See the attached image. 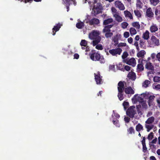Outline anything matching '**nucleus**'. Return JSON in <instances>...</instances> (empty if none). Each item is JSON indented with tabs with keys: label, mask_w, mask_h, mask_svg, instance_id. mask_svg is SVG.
<instances>
[{
	"label": "nucleus",
	"mask_w": 160,
	"mask_h": 160,
	"mask_svg": "<svg viewBox=\"0 0 160 160\" xmlns=\"http://www.w3.org/2000/svg\"><path fill=\"white\" fill-rule=\"evenodd\" d=\"M100 33L97 31L93 30L89 34L88 37L91 40H93L92 44L94 46L100 42L101 38L99 36Z\"/></svg>",
	"instance_id": "f257e3e1"
},
{
	"label": "nucleus",
	"mask_w": 160,
	"mask_h": 160,
	"mask_svg": "<svg viewBox=\"0 0 160 160\" xmlns=\"http://www.w3.org/2000/svg\"><path fill=\"white\" fill-rule=\"evenodd\" d=\"M128 53L126 52H124L123 53L122 57L123 59H125L128 56Z\"/></svg>",
	"instance_id": "49530a36"
},
{
	"label": "nucleus",
	"mask_w": 160,
	"mask_h": 160,
	"mask_svg": "<svg viewBox=\"0 0 160 160\" xmlns=\"http://www.w3.org/2000/svg\"><path fill=\"white\" fill-rule=\"evenodd\" d=\"M72 3H70L69 4H65L66 5V8L67 9V11L68 12L69 10V6L71 4H72Z\"/></svg>",
	"instance_id": "680f3d73"
},
{
	"label": "nucleus",
	"mask_w": 160,
	"mask_h": 160,
	"mask_svg": "<svg viewBox=\"0 0 160 160\" xmlns=\"http://www.w3.org/2000/svg\"><path fill=\"white\" fill-rule=\"evenodd\" d=\"M62 24L58 23L57 24H56V25L54 26V27L52 28V35H54L56 34V32L58 31L61 28V27L62 26Z\"/></svg>",
	"instance_id": "1a4fd4ad"
},
{
	"label": "nucleus",
	"mask_w": 160,
	"mask_h": 160,
	"mask_svg": "<svg viewBox=\"0 0 160 160\" xmlns=\"http://www.w3.org/2000/svg\"><path fill=\"white\" fill-rule=\"evenodd\" d=\"M156 18L157 20H160V10L156 9L155 12Z\"/></svg>",
	"instance_id": "393cba45"
},
{
	"label": "nucleus",
	"mask_w": 160,
	"mask_h": 160,
	"mask_svg": "<svg viewBox=\"0 0 160 160\" xmlns=\"http://www.w3.org/2000/svg\"><path fill=\"white\" fill-rule=\"evenodd\" d=\"M99 61H100L101 63H104L105 62V60L103 58H100Z\"/></svg>",
	"instance_id": "69168bd1"
},
{
	"label": "nucleus",
	"mask_w": 160,
	"mask_h": 160,
	"mask_svg": "<svg viewBox=\"0 0 160 160\" xmlns=\"http://www.w3.org/2000/svg\"><path fill=\"white\" fill-rule=\"evenodd\" d=\"M144 42L142 40H140V45L142 47L144 44Z\"/></svg>",
	"instance_id": "0e129e2a"
},
{
	"label": "nucleus",
	"mask_w": 160,
	"mask_h": 160,
	"mask_svg": "<svg viewBox=\"0 0 160 160\" xmlns=\"http://www.w3.org/2000/svg\"><path fill=\"white\" fill-rule=\"evenodd\" d=\"M124 87L123 82L121 81L119 82L118 84V97L120 101H122L124 99L123 91Z\"/></svg>",
	"instance_id": "f03ea898"
},
{
	"label": "nucleus",
	"mask_w": 160,
	"mask_h": 160,
	"mask_svg": "<svg viewBox=\"0 0 160 160\" xmlns=\"http://www.w3.org/2000/svg\"><path fill=\"white\" fill-rule=\"evenodd\" d=\"M153 133L152 132H150L148 135V138L149 140H152L153 138Z\"/></svg>",
	"instance_id": "09e8293b"
},
{
	"label": "nucleus",
	"mask_w": 160,
	"mask_h": 160,
	"mask_svg": "<svg viewBox=\"0 0 160 160\" xmlns=\"http://www.w3.org/2000/svg\"><path fill=\"white\" fill-rule=\"evenodd\" d=\"M138 99L142 106V108L145 109L147 108V105L146 104V102L144 101L143 99L139 97L138 98Z\"/></svg>",
	"instance_id": "ddd939ff"
},
{
	"label": "nucleus",
	"mask_w": 160,
	"mask_h": 160,
	"mask_svg": "<svg viewBox=\"0 0 160 160\" xmlns=\"http://www.w3.org/2000/svg\"><path fill=\"white\" fill-rule=\"evenodd\" d=\"M156 57L158 60L160 62V52L158 53L156 55Z\"/></svg>",
	"instance_id": "13d9d810"
},
{
	"label": "nucleus",
	"mask_w": 160,
	"mask_h": 160,
	"mask_svg": "<svg viewBox=\"0 0 160 160\" xmlns=\"http://www.w3.org/2000/svg\"><path fill=\"white\" fill-rule=\"evenodd\" d=\"M128 132L130 134H134L135 130L132 127H130L128 129Z\"/></svg>",
	"instance_id": "4c0bfd02"
},
{
	"label": "nucleus",
	"mask_w": 160,
	"mask_h": 160,
	"mask_svg": "<svg viewBox=\"0 0 160 160\" xmlns=\"http://www.w3.org/2000/svg\"><path fill=\"white\" fill-rule=\"evenodd\" d=\"M155 98L154 95H150L149 97L148 101L149 106H150L152 104Z\"/></svg>",
	"instance_id": "4be33fe9"
},
{
	"label": "nucleus",
	"mask_w": 160,
	"mask_h": 160,
	"mask_svg": "<svg viewBox=\"0 0 160 160\" xmlns=\"http://www.w3.org/2000/svg\"><path fill=\"white\" fill-rule=\"evenodd\" d=\"M133 27H135L137 29H139L140 27V25L138 22H134L132 23Z\"/></svg>",
	"instance_id": "7c9ffc66"
},
{
	"label": "nucleus",
	"mask_w": 160,
	"mask_h": 160,
	"mask_svg": "<svg viewBox=\"0 0 160 160\" xmlns=\"http://www.w3.org/2000/svg\"><path fill=\"white\" fill-rule=\"evenodd\" d=\"M80 45L82 46L86 47L87 45V42L85 40H82L80 42Z\"/></svg>",
	"instance_id": "ea45409f"
},
{
	"label": "nucleus",
	"mask_w": 160,
	"mask_h": 160,
	"mask_svg": "<svg viewBox=\"0 0 160 160\" xmlns=\"http://www.w3.org/2000/svg\"><path fill=\"white\" fill-rule=\"evenodd\" d=\"M145 127L147 129V132H149L153 128L154 125H148L145 124Z\"/></svg>",
	"instance_id": "e433bc0d"
},
{
	"label": "nucleus",
	"mask_w": 160,
	"mask_h": 160,
	"mask_svg": "<svg viewBox=\"0 0 160 160\" xmlns=\"http://www.w3.org/2000/svg\"><path fill=\"white\" fill-rule=\"evenodd\" d=\"M124 37L126 38H128L129 36V33L128 32H124L123 34Z\"/></svg>",
	"instance_id": "5fc2aeb1"
},
{
	"label": "nucleus",
	"mask_w": 160,
	"mask_h": 160,
	"mask_svg": "<svg viewBox=\"0 0 160 160\" xmlns=\"http://www.w3.org/2000/svg\"><path fill=\"white\" fill-rule=\"evenodd\" d=\"M112 41L115 43V44H117L118 43V39L116 37H114L112 38Z\"/></svg>",
	"instance_id": "603ef678"
},
{
	"label": "nucleus",
	"mask_w": 160,
	"mask_h": 160,
	"mask_svg": "<svg viewBox=\"0 0 160 160\" xmlns=\"http://www.w3.org/2000/svg\"><path fill=\"white\" fill-rule=\"evenodd\" d=\"M142 144H145V137H143L142 138Z\"/></svg>",
	"instance_id": "338daca9"
},
{
	"label": "nucleus",
	"mask_w": 160,
	"mask_h": 160,
	"mask_svg": "<svg viewBox=\"0 0 160 160\" xmlns=\"http://www.w3.org/2000/svg\"><path fill=\"white\" fill-rule=\"evenodd\" d=\"M94 75L95 77V81L96 82V83L97 84H100L102 82V77H101L100 72H97V74H96V73H94Z\"/></svg>",
	"instance_id": "423d86ee"
},
{
	"label": "nucleus",
	"mask_w": 160,
	"mask_h": 160,
	"mask_svg": "<svg viewBox=\"0 0 160 160\" xmlns=\"http://www.w3.org/2000/svg\"><path fill=\"white\" fill-rule=\"evenodd\" d=\"M128 77L133 80H135L136 78V74L134 72H130L128 73Z\"/></svg>",
	"instance_id": "dca6fc26"
},
{
	"label": "nucleus",
	"mask_w": 160,
	"mask_h": 160,
	"mask_svg": "<svg viewBox=\"0 0 160 160\" xmlns=\"http://www.w3.org/2000/svg\"><path fill=\"white\" fill-rule=\"evenodd\" d=\"M154 13L152 11V10L151 8H149L147 9L146 12V16L147 17L152 18L153 17Z\"/></svg>",
	"instance_id": "9d476101"
},
{
	"label": "nucleus",
	"mask_w": 160,
	"mask_h": 160,
	"mask_svg": "<svg viewBox=\"0 0 160 160\" xmlns=\"http://www.w3.org/2000/svg\"><path fill=\"white\" fill-rule=\"evenodd\" d=\"M129 31L131 35L132 36L133 35L137 33V31L136 30L133 28H130Z\"/></svg>",
	"instance_id": "72a5a7b5"
},
{
	"label": "nucleus",
	"mask_w": 160,
	"mask_h": 160,
	"mask_svg": "<svg viewBox=\"0 0 160 160\" xmlns=\"http://www.w3.org/2000/svg\"><path fill=\"white\" fill-rule=\"evenodd\" d=\"M90 58L92 61H99L100 58V54L97 52H93L89 54Z\"/></svg>",
	"instance_id": "39448f33"
},
{
	"label": "nucleus",
	"mask_w": 160,
	"mask_h": 160,
	"mask_svg": "<svg viewBox=\"0 0 160 160\" xmlns=\"http://www.w3.org/2000/svg\"><path fill=\"white\" fill-rule=\"evenodd\" d=\"M121 25L122 28L125 29L128 25V24L126 22H123L121 23Z\"/></svg>",
	"instance_id": "a19ab883"
},
{
	"label": "nucleus",
	"mask_w": 160,
	"mask_h": 160,
	"mask_svg": "<svg viewBox=\"0 0 160 160\" xmlns=\"http://www.w3.org/2000/svg\"><path fill=\"white\" fill-rule=\"evenodd\" d=\"M124 90L126 94H133L134 92L130 87L124 88Z\"/></svg>",
	"instance_id": "f8f14e48"
},
{
	"label": "nucleus",
	"mask_w": 160,
	"mask_h": 160,
	"mask_svg": "<svg viewBox=\"0 0 160 160\" xmlns=\"http://www.w3.org/2000/svg\"><path fill=\"white\" fill-rule=\"evenodd\" d=\"M149 32L146 30L145 32L142 34V38L145 40H148L149 38Z\"/></svg>",
	"instance_id": "412c9836"
},
{
	"label": "nucleus",
	"mask_w": 160,
	"mask_h": 160,
	"mask_svg": "<svg viewBox=\"0 0 160 160\" xmlns=\"http://www.w3.org/2000/svg\"><path fill=\"white\" fill-rule=\"evenodd\" d=\"M95 6H93V11L94 12L95 15L99 14L100 12V10H101L102 8V7L100 3H97L96 7H95Z\"/></svg>",
	"instance_id": "0eeeda50"
},
{
	"label": "nucleus",
	"mask_w": 160,
	"mask_h": 160,
	"mask_svg": "<svg viewBox=\"0 0 160 160\" xmlns=\"http://www.w3.org/2000/svg\"><path fill=\"white\" fill-rule=\"evenodd\" d=\"M65 4H69L70 3H73L75 5L76 4V2L75 0H63Z\"/></svg>",
	"instance_id": "c85d7f7f"
},
{
	"label": "nucleus",
	"mask_w": 160,
	"mask_h": 160,
	"mask_svg": "<svg viewBox=\"0 0 160 160\" xmlns=\"http://www.w3.org/2000/svg\"><path fill=\"white\" fill-rule=\"evenodd\" d=\"M135 108L134 106H132L130 107L126 111L127 115L131 118H133L136 113Z\"/></svg>",
	"instance_id": "7ed1b4c3"
},
{
	"label": "nucleus",
	"mask_w": 160,
	"mask_h": 160,
	"mask_svg": "<svg viewBox=\"0 0 160 160\" xmlns=\"http://www.w3.org/2000/svg\"><path fill=\"white\" fill-rule=\"evenodd\" d=\"M150 4L153 6L157 5L159 2V0H150Z\"/></svg>",
	"instance_id": "2f4dec72"
},
{
	"label": "nucleus",
	"mask_w": 160,
	"mask_h": 160,
	"mask_svg": "<svg viewBox=\"0 0 160 160\" xmlns=\"http://www.w3.org/2000/svg\"><path fill=\"white\" fill-rule=\"evenodd\" d=\"M115 5L116 8H118L120 10H123L125 8L123 4L121 2L116 1L115 2Z\"/></svg>",
	"instance_id": "6e6552de"
},
{
	"label": "nucleus",
	"mask_w": 160,
	"mask_h": 160,
	"mask_svg": "<svg viewBox=\"0 0 160 160\" xmlns=\"http://www.w3.org/2000/svg\"><path fill=\"white\" fill-rule=\"evenodd\" d=\"M151 40L154 46L159 45V40L155 36H152L151 38Z\"/></svg>",
	"instance_id": "9b49d317"
},
{
	"label": "nucleus",
	"mask_w": 160,
	"mask_h": 160,
	"mask_svg": "<svg viewBox=\"0 0 160 160\" xmlns=\"http://www.w3.org/2000/svg\"><path fill=\"white\" fill-rule=\"evenodd\" d=\"M146 62L145 65V68L148 70H154V67L152 65V63L150 62Z\"/></svg>",
	"instance_id": "a211bd4d"
},
{
	"label": "nucleus",
	"mask_w": 160,
	"mask_h": 160,
	"mask_svg": "<svg viewBox=\"0 0 160 160\" xmlns=\"http://www.w3.org/2000/svg\"><path fill=\"white\" fill-rule=\"evenodd\" d=\"M153 80L154 82H159L160 81V77L155 76L153 77Z\"/></svg>",
	"instance_id": "c03bdc74"
},
{
	"label": "nucleus",
	"mask_w": 160,
	"mask_h": 160,
	"mask_svg": "<svg viewBox=\"0 0 160 160\" xmlns=\"http://www.w3.org/2000/svg\"><path fill=\"white\" fill-rule=\"evenodd\" d=\"M116 119V120H113V124L115 125L117 127H119L120 125L119 123V121L117 119Z\"/></svg>",
	"instance_id": "de8ad7c7"
},
{
	"label": "nucleus",
	"mask_w": 160,
	"mask_h": 160,
	"mask_svg": "<svg viewBox=\"0 0 160 160\" xmlns=\"http://www.w3.org/2000/svg\"><path fill=\"white\" fill-rule=\"evenodd\" d=\"M144 69V67L142 63L138 64L137 65V70L138 71H141Z\"/></svg>",
	"instance_id": "473e14b6"
},
{
	"label": "nucleus",
	"mask_w": 160,
	"mask_h": 160,
	"mask_svg": "<svg viewBox=\"0 0 160 160\" xmlns=\"http://www.w3.org/2000/svg\"><path fill=\"white\" fill-rule=\"evenodd\" d=\"M99 20L98 19L94 18L91 19L89 22L90 25H92L94 24L97 25L99 23Z\"/></svg>",
	"instance_id": "4468645a"
},
{
	"label": "nucleus",
	"mask_w": 160,
	"mask_h": 160,
	"mask_svg": "<svg viewBox=\"0 0 160 160\" xmlns=\"http://www.w3.org/2000/svg\"><path fill=\"white\" fill-rule=\"evenodd\" d=\"M130 68L131 67L128 65H126L124 67V69H125L126 71H129L130 70Z\"/></svg>",
	"instance_id": "6e6d98bb"
},
{
	"label": "nucleus",
	"mask_w": 160,
	"mask_h": 160,
	"mask_svg": "<svg viewBox=\"0 0 160 160\" xmlns=\"http://www.w3.org/2000/svg\"><path fill=\"white\" fill-rule=\"evenodd\" d=\"M142 151L143 152L145 153L147 151V148L146 146V144H142Z\"/></svg>",
	"instance_id": "8fccbe9b"
},
{
	"label": "nucleus",
	"mask_w": 160,
	"mask_h": 160,
	"mask_svg": "<svg viewBox=\"0 0 160 160\" xmlns=\"http://www.w3.org/2000/svg\"><path fill=\"white\" fill-rule=\"evenodd\" d=\"M134 12L135 15L137 17V18H139L141 17V14L139 10H134Z\"/></svg>",
	"instance_id": "58836bf2"
},
{
	"label": "nucleus",
	"mask_w": 160,
	"mask_h": 160,
	"mask_svg": "<svg viewBox=\"0 0 160 160\" xmlns=\"http://www.w3.org/2000/svg\"><path fill=\"white\" fill-rule=\"evenodd\" d=\"M149 160H157L155 157L154 156H151L150 157Z\"/></svg>",
	"instance_id": "774afa93"
},
{
	"label": "nucleus",
	"mask_w": 160,
	"mask_h": 160,
	"mask_svg": "<svg viewBox=\"0 0 160 160\" xmlns=\"http://www.w3.org/2000/svg\"><path fill=\"white\" fill-rule=\"evenodd\" d=\"M124 14L126 17L129 18L130 19H133V17L132 14L128 11L126 10L124 11Z\"/></svg>",
	"instance_id": "aec40b11"
},
{
	"label": "nucleus",
	"mask_w": 160,
	"mask_h": 160,
	"mask_svg": "<svg viewBox=\"0 0 160 160\" xmlns=\"http://www.w3.org/2000/svg\"><path fill=\"white\" fill-rule=\"evenodd\" d=\"M84 24L83 22H80L77 23L76 27L78 29H82L84 27Z\"/></svg>",
	"instance_id": "bb28decb"
},
{
	"label": "nucleus",
	"mask_w": 160,
	"mask_h": 160,
	"mask_svg": "<svg viewBox=\"0 0 160 160\" xmlns=\"http://www.w3.org/2000/svg\"><path fill=\"white\" fill-rule=\"evenodd\" d=\"M142 2L140 0L138 1L136 4L137 7L139 8H142Z\"/></svg>",
	"instance_id": "a18cd8bd"
},
{
	"label": "nucleus",
	"mask_w": 160,
	"mask_h": 160,
	"mask_svg": "<svg viewBox=\"0 0 160 160\" xmlns=\"http://www.w3.org/2000/svg\"><path fill=\"white\" fill-rule=\"evenodd\" d=\"M123 105L125 109H126L129 106V103L128 102H124L123 103Z\"/></svg>",
	"instance_id": "3c124183"
},
{
	"label": "nucleus",
	"mask_w": 160,
	"mask_h": 160,
	"mask_svg": "<svg viewBox=\"0 0 160 160\" xmlns=\"http://www.w3.org/2000/svg\"><path fill=\"white\" fill-rule=\"evenodd\" d=\"M143 61L147 62V61L144 60L142 59H141V58L139 59L138 60V63H139H139H142V64Z\"/></svg>",
	"instance_id": "052dcab7"
},
{
	"label": "nucleus",
	"mask_w": 160,
	"mask_h": 160,
	"mask_svg": "<svg viewBox=\"0 0 160 160\" xmlns=\"http://www.w3.org/2000/svg\"><path fill=\"white\" fill-rule=\"evenodd\" d=\"M122 50L119 48L112 49L109 51V52L113 56H116L117 54L120 55L122 52Z\"/></svg>",
	"instance_id": "20e7f679"
},
{
	"label": "nucleus",
	"mask_w": 160,
	"mask_h": 160,
	"mask_svg": "<svg viewBox=\"0 0 160 160\" xmlns=\"http://www.w3.org/2000/svg\"><path fill=\"white\" fill-rule=\"evenodd\" d=\"M150 83V82L148 80H146L143 83V85L145 87H147L148 86V84Z\"/></svg>",
	"instance_id": "79ce46f5"
},
{
	"label": "nucleus",
	"mask_w": 160,
	"mask_h": 160,
	"mask_svg": "<svg viewBox=\"0 0 160 160\" xmlns=\"http://www.w3.org/2000/svg\"><path fill=\"white\" fill-rule=\"evenodd\" d=\"M158 30L157 26L156 25H152L150 27V31L151 32H154Z\"/></svg>",
	"instance_id": "a878e982"
},
{
	"label": "nucleus",
	"mask_w": 160,
	"mask_h": 160,
	"mask_svg": "<svg viewBox=\"0 0 160 160\" xmlns=\"http://www.w3.org/2000/svg\"><path fill=\"white\" fill-rule=\"evenodd\" d=\"M113 22V19L111 18L106 19L104 20L103 22V25H108Z\"/></svg>",
	"instance_id": "6ab92c4d"
},
{
	"label": "nucleus",
	"mask_w": 160,
	"mask_h": 160,
	"mask_svg": "<svg viewBox=\"0 0 160 160\" xmlns=\"http://www.w3.org/2000/svg\"><path fill=\"white\" fill-rule=\"evenodd\" d=\"M79 56L78 53H75L74 55V58L78 59L79 58Z\"/></svg>",
	"instance_id": "e2e57ef3"
},
{
	"label": "nucleus",
	"mask_w": 160,
	"mask_h": 160,
	"mask_svg": "<svg viewBox=\"0 0 160 160\" xmlns=\"http://www.w3.org/2000/svg\"><path fill=\"white\" fill-rule=\"evenodd\" d=\"M113 24H112L109 25H106V26H105L104 27V28L103 29V32L104 33L108 32H110L111 30L110 29L113 27Z\"/></svg>",
	"instance_id": "2eb2a0df"
},
{
	"label": "nucleus",
	"mask_w": 160,
	"mask_h": 160,
	"mask_svg": "<svg viewBox=\"0 0 160 160\" xmlns=\"http://www.w3.org/2000/svg\"><path fill=\"white\" fill-rule=\"evenodd\" d=\"M136 130L138 132H139L141 130L143 131L144 130L143 126L139 123L136 126Z\"/></svg>",
	"instance_id": "5701e85b"
},
{
	"label": "nucleus",
	"mask_w": 160,
	"mask_h": 160,
	"mask_svg": "<svg viewBox=\"0 0 160 160\" xmlns=\"http://www.w3.org/2000/svg\"><path fill=\"white\" fill-rule=\"evenodd\" d=\"M155 118L153 117L152 116L149 118L145 122L146 124H150L152 123L154 120Z\"/></svg>",
	"instance_id": "b1692460"
},
{
	"label": "nucleus",
	"mask_w": 160,
	"mask_h": 160,
	"mask_svg": "<svg viewBox=\"0 0 160 160\" xmlns=\"http://www.w3.org/2000/svg\"><path fill=\"white\" fill-rule=\"evenodd\" d=\"M126 63L127 64L130 65H132L134 66L136 64V60L134 58H132L128 61Z\"/></svg>",
	"instance_id": "f3484780"
},
{
	"label": "nucleus",
	"mask_w": 160,
	"mask_h": 160,
	"mask_svg": "<svg viewBox=\"0 0 160 160\" xmlns=\"http://www.w3.org/2000/svg\"><path fill=\"white\" fill-rule=\"evenodd\" d=\"M128 41L129 43L131 44L132 42L133 39L132 37H130L128 38Z\"/></svg>",
	"instance_id": "bf43d9fd"
},
{
	"label": "nucleus",
	"mask_w": 160,
	"mask_h": 160,
	"mask_svg": "<svg viewBox=\"0 0 160 160\" xmlns=\"http://www.w3.org/2000/svg\"><path fill=\"white\" fill-rule=\"evenodd\" d=\"M105 36L107 38H111L113 35L112 32H104Z\"/></svg>",
	"instance_id": "f704fd0d"
},
{
	"label": "nucleus",
	"mask_w": 160,
	"mask_h": 160,
	"mask_svg": "<svg viewBox=\"0 0 160 160\" xmlns=\"http://www.w3.org/2000/svg\"><path fill=\"white\" fill-rule=\"evenodd\" d=\"M111 10L112 12L113 17L115 16V15L119 14V13L118 11L115 8H112Z\"/></svg>",
	"instance_id": "c9c22d12"
},
{
	"label": "nucleus",
	"mask_w": 160,
	"mask_h": 160,
	"mask_svg": "<svg viewBox=\"0 0 160 160\" xmlns=\"http://www.w3.org/2000/svg\"><path fill=\"white\" fill-rule=\"evenodd\" d=\"M117 68L119 70H122L123 69V66L122 64H119L117 66Z\"/></svg>",
	"instance_id": "864d4df0"
},
{
	"label": "nucleus",
	"mask_w": 160,
	"mask_h": 160,
	"mask_svg": "<svg viewBox=\"0 0 160 160\" xmlns=\"http://www.w3.org/2000/svg\"><path fill=\"white\" fill-rule=\"evenodd\" d=\"M124 120L125 121V122L127 123H128L129 122L130 120V119L128 117H125L124 118Z\"/></svg>",
	"instance_id": "4d7b16f0"
},
{
	"label": "nucleus",
	"mask_w": 160,
	"mask_h": 160,
	"mask_svg": "<svg viewBox=\"0 0 160 160\" xmlns=\"http://www.w3.org/2000/svg\"><path fill=\"white\" fill-rule=\"evenodd\" d=\"M114 17L115 18V20L118 22H121L122 21V19L119 14L115 15Z\"/></svg>",
	"instance_id": "cd10ccee"
},
{
	"label": "nucleus",
	"mask_w": 160,
	"mask_h": 160,
	"mask_svg": "<svg viewBox=\"0 0 160 160\" xmlns=\"http://www.w3.org/2000/svg\"><path fill=\"white\" fill-rule=\"evenodd\" d=\"M146 52L144 50H142L139 52L137 54V56L138 57H143L144 54H145Z\"/></svg>",
	"instance_id": "c756f323"
},
{
	"label": "nucleus",
	"mask_w": 160,
	"mask_h": 160,
	"mask_svg": "<svg viewBox=\"0 0 160 160\" xmlns=\"http://www.w3.org/2000/svg\"><path fill=\"white\" fill-rule=\"evenodd\" d=\"M96 48L99 50H102L103 49L102 46L101 44H97L96 45Z\"/></svg>",
	"instance_id": "37998d69"
}]
</instances>
